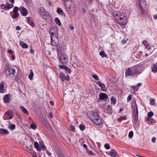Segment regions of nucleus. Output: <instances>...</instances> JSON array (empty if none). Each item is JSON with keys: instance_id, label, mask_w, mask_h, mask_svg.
I'll return each mask as SVG.
<instances>
[{"instance_id": "nucleus-1", "label": "nucleus", "mask_w": 157, "mask_h": 157, "mask_svg": "<svg viewBox=\"0 0 157 157\" xmlns=\"http://www.w3.org/2000/svg\"><path fill=\"white\" fill-rule=\"evenodd\" d=\"M87 116L93 123L100 125L102 123V120L98 114L93 111H89L87 113Z\"/></svg>"}, {"instance_id": "nucleus-2", "label": "nucleus", "mask_w": 157, "mask_h": 157, "mask_svg": "<svg viewBox=\"0 0 157 157\" xmlns=\"http://www.w3.org/2000/svg\"><path fill=\"white\" fill-rule=\"evenodd\" d=\"M142 71V70L138 66L132 67L126 70L125 75L126 76H137Z\"/></svg>"}, {"instance_id": "nucleus-3", "label": "nucleus", "mask_w": 157, "mask_h": 157, "mask_svg": "<svg viewBox=\"0 0 157 157\" xmlns=\"http://www.w3.org/2000/svg\"><path fill=\"white\" fill-rule=\"evenodd\" d=\"M57 32V30L54 28H52L50 30L51 45L53 46L57 45L59 43L58 34Z\"/></svg>"}, {"instance_id": "nucleus-4", "label": "nucleus", "mask_w": 157, "mask_h": 157, "mask_svg": "<svg viewBox=\"0 0 157 157\" xmlns=\"http://www.w3.org/2000/svg\"><path fill=\"white\" fill-rule=\"evenodd\" d=\"M64 4L68 13L71 16H74L75 11V6L73 3L70 0L64 1Z\"/></svg>"}, {"instance_id": "nucleus-5", "label": "nucleus", "mask_w": 157, "mask_h": 157, "mask_svg": "<svg viewBox=\"0 0 157 157\" xmlns=\"http://www.w3.org/2000/svg\"><path fill=\"white\" fill-rule=\"evenodd\" d=\"M4 75L7 77H9L11 79H15L16 77V72L15 69L13 68H9L5 70Z\"/></svg>"}, {"instance_id": "nucleus-6", "label": "nucleus", "mask_w": 157, "mask_h": 157, "mask_svg": "<svg viewBox=\"0 0 157 157\" xmlns=\"http://www.w3.org/2000/svg\"><path fill=\"white\" fill-rule=\"evenodd\" d=\"M133 111L134 117V123H137L138 121V110L137 106L136 104H135L133 107Z\"/></svg>"}, {"instance_id": "nucleus-7", "label": "nucleus", "mask_w": 157, "mask_h": 157, "mask_svg": "<svg viewBox=\"0 0 157 157\" xmlns=\"http://www.w3.org/2000/svg\"><path fill=\"white\" fill-rule=\"evenodd\" d=\"M40 146H39L37 142H34V146L38 151H40L42 149L45 148V147L44 145L43 142H40Z\"/></svg>"}, {"instance_id": "nucleus-8", "label": "nucleus", "mask_w": 157, "mask_h": 157, "mask_svg": "<svg viewBox=\"0 0 157 157\" xmlns=\"http://www.w3.org/2000/svg\"><path fill=\"white\" fill-rule=\"evenodd\" d=\"M59 60L62 64H66L68 61V58L65 54H63L59 57Z\"/></svg>"}, {"instance_id": "nucleus-9", "label": "nucleus", "mask_w": 157, "mask_h": 157, "mask_svg": "<svg viewBox=\"0 0 157 157\" xmlns=\"http://www.w3.org/2000/svg\"><path fill=\"white\" fill-rule=\"evenodd\" d=\"M137 3L139 4L140 9L142 11L144 10V9L146 5V2L145 0H137Z\"/></svg>"}, {"instance_id": "nucleus-10", "label": "nucleus", "mask_w": 157, "mask_h": 157, "mask_svg": "<svg viewBox=\"0 0 157 157\" xmlns=\"http://www.w3.org/2000/svg\"><path fill=\"white\" fill-rule=\"evenodd\" d=\"M59 76L61 78V80L62 82L64 80L69 81L70 80V77L68 75H67L66 76L63 74L60 73Z\"/></svg>"}, {"instance_id": "nucleus-11", "label": "nucleus", "mask_w": 157, "mask_h": 157, "mask_svg": "<svg viewBox=\"0 0 157 157\" xmlns=\"http://www.w3.org/2000/svg\"><path fill=\"white\" fill-rule=\"evenodd\" d=\"M21 13L24 16H25L28 15V12L27 10L24 7H21L19 8Z\"/></svg>"}, {"instance_id": "nucleus-12", "label": "nucleus", "mask_w": 157, "mask_h": 157, "mask_svg": "<svg viewBox=\"0 0 157 157\" xmlns=\"http://www.w3.org/2000/svg\"><path fill=\"white\" fill-rule=\"evenodd\" d=\"M122 16L123 17H122L121 15V16L119 18L120 20L119 21V23L121 25H124L126 23V18L124 16Z\"/></svg>"}, {"instance_id": "nucleus-13", "label": "nucleus", "mask_w": 157, "mask_h": 157, "mask_svg": "<svg viewBox=\"0 0 157 157\" xmlns=\"http://www.w3.org/2000/svg\"><path fill=\"white\" fill-rule=\"evenodd\" d=\"M97 83L98 85V86L101 88V90L104 91H106V89L105 85L102 83L100 81H98Z\"/></svg>"}, {"instance_id": "nucleus-14", "label": "nucleus", "mask_w": 157, "mask_h": 157, "mask_svg": "<svg viewBox=\"0 0 157 157\" xmlns=\"http://www.w3.org/2000/svg\"><path fill=\"white\" fill-rule=\"evenodd\" d=\"M108 98V96L107 94L105 93H101L99 95V99L101 100H105Z\"/></svg>"}, {"instance_id": "nucleus-15", "label": "nucleus", "mask_w": 157, "mask_h": 157, "mask_svg": "<svg viewBox=\"0 0 157 157\" xmlns=\"http://www.w3.org/2000/svg\"><path fill=\"white\" fill-rule=\"evenodd\" d=\"M38 11L42 17H43V16H44L45 14H46V13H48L44 9V8L42 7H41L39 8L38 9Z\"/></svg>"}, {"instance_id": "nucleus-16", "label": "nucleus", "mask_w": 157, "mask_h": 157, "mask_svg": "<svg viewBox=\"0 0 157 157\" xmlns=\"http://www.w3.org/2000/svg\"><path fill=\"white\" fill-rule=\"evenodd\" d=\"M11 96L10 95L8 94L6 95L4 98V101L5 103H9L10 102Z\"/></svg>"}, {"instance_id": "nucleus-17", "label": "nucleus", "mask_w": 157, "mask_h": 157, "mask_svg": "<svg viewBox=\"0 0 157 157\" xmlns=\"http://www.w3.org/2000/svg\"><path fill=\"white\" fill-rule=\"evenodd\" d=\"M120 12L117 11H113V16L116 20L120 18Z\"/></svg>"}, {"instance_id": "nucleus-18", "label": "nucleus", "mask_w": 157, "mask_h": 157, "mask_svg": "<svg viewBox=\"0 0 157 157\" xmlns=\"http://www.w3.org/2000/svg\"><path fill=\"white\" fill-rule=\"evenodd\" d=\"M9 133L8 131L6 129L2 128L0 129V133L1 134L4 135H7Z\"/></svg>"}, {"instance_id": "nucleus-19", "label": "nucleus", "mask_w": 157, "mask_h": 157, "mask_svg": "<svg viewBox=\"0 0 157 157\" xmlns=\"http://www.w3.org/2000/svg\"><path fill=\"white\" fill-rule=\"evenodd\" d=\"M4 82H2L0 83V93H4L5 90L4 88Z\"/></svg>"}, {"instance_id": "nucleus-20", "label": "nucleus", "mask_w": 157, "mask_h": 157, "mask_svg": "<svg viewBox=\"0 0 157 157\" xmlns=\"http://www.w3.org/2000/svg\"><path fill=\"white\" fill-rule=\"evenodd\" d=\"M142 44L145 47V48L147 49H150V45L145 40L143 41H142Z\"/></svg>"}, {"instance_id": "nucleus-21", "label": "nucleus", "mask_w": 157, "mask_h": 157, "mask_svg": "<svg viewBox=\"0 0 157 157\" xmlns=\"http://www.w3.org/2000/svg\"><path fill=\"white\" fill-rule=\"evenodd\" d=\"M116 152L115 150H111L110 152H109L108 155L112 157H114L116 155Z\"/></svg>"}, {"instance_id": "nucleus-22", "label": "nucleus", "mask_w": 157, "mask_h": 157, "mask_svg": "<svg viewBox=\"0 0 157 157\" xmlns=\"http://www.w3.org/2000/svg\"><path fill=\"white\" fill-rule=\"evenodd\" d=\"M20 108L23 113L27 115H29V113L28 110L24 107L21 106L20 107Z\"/></svg>"}, {"instance_id": "nucleus-23", "label": "nucleus", "mask_w": 157, "mask_h": 157, "mask_svg": "<svg viewBox=\"0 0 157 157\" xmlns=\"http://www.w3.org/2000/svg\"><path fill=\"white\" fill-rule=\"evenodd\" d=\"M8 128L11 130H14L16 126L14 124H11L9 123L8 124Z\"/></svg>"}, {"instance_id": "nucleus-24", "label": "nucleus", "mask_w": 157, "mask_h": 157, "mask_svg": "<svg viewBox=\"0 0 157 157\" xmlns=\"http://www.w3.org/2000/svg\"><path fill=\"white\" fill-rule=\"evenodd\" d=\"M151 71L155 73L157 72V65L155 64L153 65V67L151 69Z\"/></svg>"}, {"instance_id": "nucleus-25", "label": "nucleus", "mask_w": 157, "mask_h": 157, "mask_svg": "<svg viewBox=\"0 0 157 157\" xmlns=\"http://www.w3.org/2000/svg\"><path fill=\"white\" fill-rule=\"evenodd\" d=\"M43 17L45 20H47L49 19L50 17V15L48 14V13H46V14H45L44 16H43Z\"/></svg>"}, {"instance_id": "nucleus-26", "label": "nucleus", "mask_w": 157, "mask_h": 157, "mask_svg": "<svg viewBox=\"0 0 157 157\" xmlns=\"http://www.w3.org/2000/svg\"><path fill=\"white\" fill-rule=\"evenodd\" d=\"M106 110L107 112L109 114H111L112 113L110 105H108L106 108Z\"/></svg>"}, {"instance_id": "nucleus-27", "label": "nucleus", "mask_w": 157, "mask_h": 157, "mask_svg": "<svg viewBox=\"0 0 157 157\" xmlns=\"http://www.w3.org/2000/svg\"><path fill=\"white\" fill-rule=\"evenodd\" d=\"M6 8H7V10H8L9 9L12 8L13 5L12 4H10L8 3H7L6 4Z\"/></svg>"}, {"instance_id": "nucleus-28", "label": "nucleus", "mask_w": 157, "mask_h": 157, "mask_svg": "<svg viewBox=\"0 0 157 157\" xmlns=\"http://www.w3.org/2000/svg\"><path fill=\"white\" fill-rule=\"evenodd\" d=\"M34 75V73L32 70H30V74L29 75V78L30 80H32Z\"/></svg>"}, {"instance_id": "nucleus-29", "label": "nucleus", "mask_w": 157, "mask_h": 157, "mask_svg": "<svg viewBox=\"0 0 157 157\" xmlns=\"http://www.w3.org/2000/svg\"><path fill=\"white\" fill-rule=\"evenodd\" d=\"M111 104L114 105L116 102V99L114 97H112L111 98Z\"/></svg>"}, {"instance_id": "nucleus-30", "label": "nucleus", "mask_w": 157, "mask_h": 157, "mask_svg": "<svg viewBox=\"0 0 157 157\" xmlns=\"http://www.w3.org/2000/svg\"><path fill=\"white\" fill-rule=\"evenodd\" d=\"M55 21L56 22V23L59 26H61V22L59 20V19L58 18H56L55 19Z\"/></svg>"}, {"instance_id": "nucleus-31", "label": "nucleus", "mask_w": 157, "mask_h": 157, "mask_svg": "<svg viewBox=\"0 0 157 157\" xmlns=\"http://www.w3.org/2000/svg\"><path fill=\"white\" fill-rule=\"evenodd\" d=\"M99 55L102 57H106L107 55L105 54L103 51H101L99 52Z\"/></svg>"}, {"instance_id": "nucleus-32", "label": "nucleus", "mask_w": 157, "mask_h": 157, "mask_svg": "<svg viewBox=\"0 0 157 157\" xmlns=\"http://www.w3.org/2000/svg\"><path fill=\"white\" fill-rule=\"evenodd\" d=\"M64 70L69 74L71 73V70L67 66L65 67Z\"/></svg>"}, {"instance_id": "nucleus-33", "label": "nucleus", "mask_w": 157, "mask_h": 157, "mask_svg": "<svg viewBox=\"0 0 157 157\" xmlns=\"http://www.w3.org/2000/svg\"><path fill=\"white\" fill-rule=\"evenodd\" d=\"M19 16V13H14L13 15L12 16V17L13 19H15L17 17Z\"/></svg>"}, {"instance_id": "nucleus-34", "label": "nucleus", "mask_w": 157, "mask_h": 157, "mask_svg": "<svg viewBox=\"0 0 157 157\" xmlns=\"http://www.w3.org/2000/svg\"><path fill=\"white\" fill-rule=\"evenodd\" d=\"M57 12L60 15H62L63 13V10L60 8L57 9Z\"/></svg>"}, {"instance_id": "nucleus-35", "label": "nucleus", "mask_w": 157, "mask_h": 157, "mask_svg": "<svg viewBox=\"0 0 157 157\" xmlns=\"http://www.w3.org/2000/svg\"><path fill=\"white\" fill-rule=\"evenodd\" d=\"M153 115V113L151 111L148 112L147 113V116L148 117H151Z\"/></svg>"}, {"instance_id": "nucleus-36", "label": "nucleus", "mask_w": 157, "mask_h": 157, "mask_svg": "<svg viewBox=\"0 0 157 157\" xmlns=\"http://www.w3.org/2000/svg\"><path fill=\"white\" fill-rule=\"evenodd\" d=\"M133 133L132 131L129 132L128 135L129 138H132L133 136Z\"/></svg>"}, {"instance_id": "nucleus-37", "label": "nucleus", "mask_w": 157, "mask_h": 157, "mask_svg": "<svg viewBox=\"0 0 157 157\" xmlns=\"http://www.w3.org/2000/svg\"><path fill=\"white\" fill-rule=\"evenodd\" d=\"M126 119V117H125L123 116L121 117L119 119V122H121L123 120H125Z\"/></svg>"}, {"instance_id": "nucleus-38", "label": "nucleus", "mask_w": 157, "mask_h": 157, "mask_svg": "<svg viewBox=\"0 0 157 157\" xmlns=\"http://www.w3.org/2000/svg\"><path fill=\"white\" fill-rule=\"evenodd\" d=\"M104 147L107 150H109L110 148V147L108 144H105L104 145Z\"/></svg>"}, {"instance_id": "nucleus-39", "label": "nucleus", "mask_w": 157, "mask_h": 157, "mask_svg": "<svg viewBox=\"0 0 157 157\" xmlns=\"http://www.w3.org/2000/svg\"><path fill=\"white\" fill-rule=\"evenodd\" d=\"M92 77L94 78L95 79L97 80H98L99 79V78L98 76L96 75H92Z\"/></svg>"}, {"instance_id": "nucleus-40", "label": "nucleus", "mask_w": 157, "mask_h": 157, "mask_svg": "<svg viewBox=\"0 0 157 157\" xmlns=\"http://www.w3.org/2000/svg\"><path fill=\"white\" fill-rule=\"evenodd\" d=\"M79 128L80 129L81 131L84 130L85 129V126L81 124H80L79 126Z\"/></svg>"}, {"instance_id": "nucleus-41", "label": "nucleus", "mask_w": 157, "mask_h": 157, "mask_svg": "<svg viewBox=\"0 0 157 157\" xmlns=\"http://www.w3.org/2000/svg\"><path fill=\"white\" fill-rule=\"evenodd\" d=\"M18 8L17 7H15L13 8V11L14 13H18L17 11L18 10Z\"/></svg>"}, {"instance_id": "nucleus-42", "label": "nucleus", "mask_w": 157, "mask_h": 157, "mask_svg": "<svg viewBox=\"0 0 157 157\" xmlns=\"http://www.w3.org/2000/svg\"><path fill=\"white\" fill-rule=\"evenodd\" d=\"M155 103V101L152 99H150V104L151 105H154Z\"/></svg>"}, {"instance_id": "nucleus-43", "label": "nucleus", "mask_w": 157, "mask_h": 157, "mask_svg": "<svg viewBox=\"0 0 157 157\" xmlns=\"http://www.w3.org/2000/svg\"><path fill=\"white\" fill-rule=\"evenodd\" d=\"M22 47L23 48H28V46L26 43H24L22 46Z\"/></svg>"}, {"instance_id": "nucleus-44", "label": "nucleus", "mask_w": 157, "mask_h": 157, "mask_svg": "<svg viewBox=\"0 0 157 157\" xmlns=\"http://www.w3.org/2000/svg\"><path fill=\"white\" fill-rule=\"evenodd\" d=\"M1 7H2V9L6 10H7V8H6V5L5 4H2L1 6Z\"/></svg>"}, {"instance_id": "nucleus-45", "label": "nucleus", "mask_w": 157, "mask_h": 157, "mask_svg": "<svg viewBox=\"0 0 157 157\" xmlns=\"http://www.w3.org/2000/svg\"><path fill=\"white\" fill-rule=\"evenodd\" d=\"M29 24L32 27H34L35 24L32 21H30V22H29Z\"/></svg>"}, {"instance_id": "nucleus-46", "label": "nucleus", "mask_w": 157, "mask_h": 157, "mask_svg": "<svg viewBox=\"0 0 157 157\" xmlns=\"http://www.w3.org/2000/svg\"><path fill=\"white\" fill-rule=\"evenodd\" d=\"M66 66L64 65H59V69H64V68L66 67Z\"/></svg>"}, {"instance_id": "nucleus-47", "label": "nucleus", "mask_w": 157, "mask_h": 157, "mask_svg": "<svg viewBox=\"0 0 157 157\" xmlns=\"http://www.w3.org/2000/svg\"><path fill=\"white\" fill-rule=\"evenodd\" d=\"M31 128L33 129H35L36 128V126L33 124H32L30 125Z\"/></svg>"}, {"instance_id": "nucleus-48", "label": "nucleus", "mask_w": 157, "mask_h": 157, "mask_svg": "<svg viewBox=\"0 0 157 157\" xmlns=\"http://www.w3.org/2000/svg\"><path fill=\"white\" fill-rule=\"evenodd\" d=\"M132 99V96L131 95L128 96L127 98V101H130Z\"/></svg>"}, {"instance_id": "nucleus-49", "label": "nucleus", "mask_w": 157, "mask_h": 157, "mask_svg": "<svg viewBox=\"0 0 157 157\" xmlns=\"http://www.w3.org/2000/svg\"><path fill=\"white\" fill-rule=\"evenodd\" d=\"M132 88L135 92L136 91L138 90V88L136 86H133Z\"/></svg>"}, {"instance_id": "nucleus-50", "label": "nucleus", "mask_w": 157, "mask_h": 157, "mask_svg": "<svg viewBox=\"0 0 157 157\" xmlns=\"http://www.w3.org/2000/svg\"><path fill=\"white\" fill-rule=\"evenodd\" d=\"M71 129L72 131H74L75 130V127L73 125H71Z\"/></svg>"}, {"instance_id": "nucleus-51", "label": "nucleus", "mask_w": 157, "mask_h": 157, "mask_svg": "<svg viewBox=\"0 0 157 157\" xmlns=\"http://www.w3.org/2000/svg\"><path fill=\"white\" fill-rule=\"evenodd\" d=\"M156 140V138L155 137H153L152 138V142L154 143Z\"/></svg>"}, {"instance_id": "nucleus-52", "label": "nucleus", "mask_w": 157, "mask_h": 157, "mask_svg": "<svg viewBox=\"0 0 157 157\" xmlns=\"http://www.w3.org/2000/svg\"><path fill=\"white\" fill-rule=\"evenodd\" d=\"M13 114H11L10 117H9V118L8 119H12L13 117Z\"/></svg>"}, {"instance_id": "nucleus-53", "label": "nucleus", "mask_w": 157, "mask_h": 157, "mask_svg": "<svg viewBox=\"0 0 157 157\" xmlns=\"http://www.w3.org/2000/svg\"><path fill=\"white\" fill-rule=\"evenodd\" d=\"M8 53L12 54L13 53V51L11 50H9L8 51Z\"/></svg>"}, {"instance_id": "nucleus-54", "label": "nucleus", "mask_w": 157, "mask_h": 157, "mask_svg": "<svg viewBox=\"0 0 157 157\" xmlns=\"http://www.w3.org/2000/svg\"><path fill=\"white\" fill-rule=\"evenodd\" d=\"M6 114L7 115H9L11 114L10 112L9 111H7L6 112Z\"/></svg>"}, {"instance_id": "nucleus-55", "label": "nucleus", "mask_w": 157, "mask_h": 157, "mask_svg": "<svg viewBox=\"0 0 157 157\" xmlns=\"http://www.w3.org/2000/svg\"><path fill=\"white\" fill-rule=\"evenodd\" d=\"M16 29L17 30H20L21 29V28L19 26H17L16 27Z\"/></svg>"}, {"instance_id": "nucleus-56", "label": "nucleus", "mask_w": 157, "mask_h": 157, "mask_svg": "<svg viewBox=\"0 0 157 157\" xmlns=\"http://www.w3.org/2000/svg\"><path fill=\"white\" fill-rule=\"evenodd\" d=\"M49 116L50 118H52L53 117V115L52 113H49Z\"/></svg>"}, {"instance_id": "nucleus-57", "label": "nucleus", "mask_w": 157, "mask_h": 157, "mask_svg": "<svg viewBox=\"0 0 157 157\" xmlns=\"http://www.w3.org/2000/svg\"><path fill=\"white\" fill-rule=\"evenodd\" d=\"M27 20H28V22H30V21H31L30 19V18L29 17H28L27 18Z\"/></svg>"}, {"instance_id": "nucleus-58", "label": "nucleus", "mask_w": 157, "mask_h": 157, "mask_svg": "<svg viewBox=\"0 0 157 157\" xmlns=\"http://www.w3.org/2000/svg\"><path fill=\"white\" fill-rule=\"evenodd\" d=\"M151 118H150V117H148L147 119V121H150V120H151Z\"/></svg>"}, {"instance_id": "nucleus-59", "label": "nucleus", "mask_w": 157, "mask_h": 157, "mask_svg": "<svg viewBox=\"0 0 157 157\" xmlns=\"http://www.w3.org/2000/svg\"><path fill=\"white\" fill-rule=\"evenodd\" d=\"M154 18L155 19H157V15H155L154 16Z\"/></svg>"}, {"instance_id": "nucleus-60", "label": "nucleus", "mask_w": 157, "mask_h": 157, "mask_svg": "<svg viewBox=\"0 0 157 157\" xmlns=\"http://www.w3.org/2000/svg\"><path fill=\"white\" fill-rule=\"evenodd\" d=\"M47 154H48L49 156H51V153H50V152H48V151L47 152Z\"/></svg>"}, {"instance_id": "nucleus-61", "label": "nucleus", "mask_w": 157, "mask_h": 157, "mask_svg": "<svg viewBox=\"0 0 157 157\" xmlns=\"http://www.w3.org/2000/svg\"><path fill=\"white\" fill-rule=\"evenodd\" d=\"M141 85V83H138L137 84V86L138 87H140Z\"/></svg>"}, {"instance_id": "nucleus-62", "label": "nucleus", "mask_w": 157, "mask_h": 157, "mask_svg": "<svg viewBox=\"0 0 157 157\" xmlns=\"http://www.w3.org/2000/svg\"><path fill=\"white\" fill-rule=\"evenodd\" d=\"M11 58H12V59L14 60L15 59V57L14 56H11Z\"/></svg>"}, {"instance_id": "nucleus-63", "label": "nucleus", "mask_w": 157, "mask_h": 157, "mask_svg": "<svg viewBox=\"0 0 157 157\" xmlns=\"http://www.w3.org/2000/svg\"><path fill=\"white\" fill-rule=\"evenodd\" d=\"M83 146L85 148H87V146L86 144H83Z\"/></svg>"}, {"instance_id": "nucleus-64", "label": "nucleus", "mask_w": 157, "mask_h": 157, "mask_svg": "<svg viewBox=\"0 0 157 157\" xmlns=\"http://www.w3.org/2000/svg\"><path fill=\"white\" fill-rule=\"evenodd\" d=\"M50 104L51 105H53V104H54V102L53 101H51L50 102Z\"/></svg>"}]
</instances>
